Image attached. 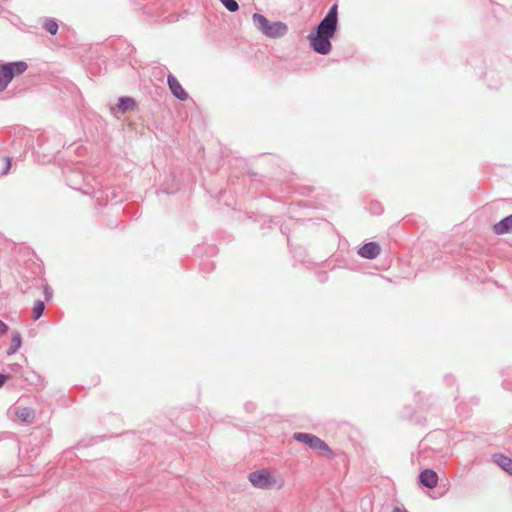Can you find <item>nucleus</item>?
<instances>
[{
	"instance_id": "f257e3e1",
	"label": "nucleus",
	"mask_w": 512,
	"mask_h": 512,
	"mask_svg": "<svg viewBox=\"0 0 512 512\" xmlns=\"http://www.w3.org/2000/svg\"><path fill=\"white\" fill-rule=\"evenodd\" d=\"M337 28L338 6L334 4L315 29L307 36L313 51L321 55L329 54L332 50L331 39L337 32Z\"/></svg>"
},
{
	"instance_id": "f03ea898",
	"label": "nucleus",
	"mask_w": 512,
	"mask_h": 512,
	"mask_svg": "<svg viewBox=\"0 0 512 512\" xmlns=\"http://www.w3.org/2000/svg\"><path fill=\"white\" fill-rule=\"evenodd\" d=\"M252 21L257 30L269 38H280L288 32V27L284 22H270L264 15L254 13Z\"/></svg>"
},
{
	"instance_id": "7ed1b4c3",
	"label": "nucleus",
	"mask_w": 512,
	"mask_h": 512,
	"mask_svg": "<svg viewBox=\"0 0 512 512\" xmlns=\"http://www.w3.org/2000/svg\"><path fill=\"white\" fill-rule=\"evenodd\" d=\"M248 480L258 489L280 490L284 487V479L273 476L267 469H260L249 473Z\"/></svg>"
},
{
	"instance_id": "20e7f679",
	"label": "nucleus",
	"mask_w": 512,
	"mask_h": 512,
	"mask_svg": "<svg viewBox=\"0 0 512 512\" xmlns=\"http://www.w3.org/2000/svg\"><path fill=\"white\" fill-rule=\"evenodd\" d=\"M28 69V64L23 61L0 63V92H3L13 80L22 75Z\"/></svg>"
},
{
	"instance_id": "39448f33",
	"label": "nucleus",
	"mask_w": 512,
	"mask_h": 512,
	"mask_svg": "<svg viewBox=\"0 0 512 512\" xmlns=\"http://www.w3.org/2000/svg\"><path fill=\"white\" fill-rule=\"evenodd\" d=\"M293 439L297 442L306 444L309 448L318 451H327L332 453L329 446L319 437L304 432H296L293 434Z\"/></svg>"
},
{
	"instance_id": "423d86ee",
	"label": "nucleus",
	"mask_w": 512,
	"mask_h": 512,
	"mask_svg": "<svg viewBox=\"0 0 512 512\" xmlns=\"http://www.w3.org/2000/svg\"><path fill=\"white\" fill-rule=\"evenodd\" d=\"M167 83L168 87L173 94V96L181 101H185L188 99V93L183 89L180 82L177 80V78L169 73L167 76Z\"/></svg>"
},
{
	"instance_id": "0eeeda50",
	"label": "nucleus",
	"mask_w": 512,
	"mask_h": 512,
	"mask_svg": "<svg viewBox=\"0 0 512 512\" xmlns=\"http://www.w3.org/2000/svg\"><path fill=\"white\" fill-rule=\"evenodd\" d=\"M380 251V245L377 242L371 241L360 247L358 254L364 259L373 260L380 254Z\"/></svg>"
},
{
	"instance_id": "6e6552de",
	"label": "nucleus",
	"mask_w": 512,
	"mask_h": 512,
	"mask_svg": "<svg viewBox=\"0 0 512 512\" xmlns=\"http://www.w3.org/2000/svg\"><path fill=\"white\" fill-rule=\"evenodd\" d=\"M136 107V101L132 97L122 96L118 99L116 107L112 108V113L116 114L118 112L120 114H125L128 111L136 109Z\"/></svg>"
},
{
	"instance_id": "1a4fd4ad",
	"label": "nucleus",
	"mask_w": 512,
	"mask_h": 512,
	"mask_svg": "<svg viewBox=\"0 0 512 512\" xmlns=\"http://www.w3.org/2000/svg\"><path fill=\"white\" fill-rule=\"evenodd\" d=\"M419 482L421 485L429 489L435 488L438 483V475L432 469H424L419 474Z\"/></svg>"
},
{
	"instance_id": "9d476101",
	"label": "nucleus",
	"mask_w": 512,
	"mask_h": 512,
	"mask_svg": "<svg viewBox=\"0 0 512 512\" xmlns=\"http://www.w3.org/2000/svg\"><path fill=\"white\" fill-rule=\"evenodd\" d=\"M493 231L497 235L512 233V214L494 224Z\"/></svg>"
},
{
	"instance_id": "9b49d317",
	"label": "nucleus",
	"mask_w": 512,
	"mask_h": 512,
	"mask_svg": "<svg viewBox=\"0 0 512 512\" xmlns=\"http://www.w3.org/2000/svg\"><path fill=\"white\" fill-rule=\"evenodd\" d=\"M493 462L497 464L501 469L512 476V459L501 454L495 453L492 456Z\"/></svg>"
},
{
	"instance_id": "f8f14e48",
	"label": "nucleus",
	"mask_w": 512,
	"mask_h": 512,
	"mask_svg": "<svg viewBox=\"0 0 512 512\" xmlns=\"http://www.w3.org/2000/svg\"><path fill=\"white\" fill-rule=\"evenodd\" d=\"M15 414L22 422L25 423H33L35 419L34 410L29 407L17 408Z\"/></svg>"
},
{
	"instance_id": "ddd939ff",
	"label": "nucleus",
	"mask_w": 512,
	"mask_h": 512,
	"mask_svg": "<svg viewBox=\"0 0 512 512\" xmlns=\"http://www.w3.org/2000/svg\"><path fill=\"white\" fill-rule=\"evenodd\" d=\"M22 345V337L18 331H14L11 335L10 347L7 350V355L15 354Z\"/></svg>"
},
{
	"instance_id": "4468645a",
	"label": "nucleus",
	"mask_w": 512,
	"mask_h": 512,
	"mask_svg": "<svg viewBox=\"0 0 512 512\" xmlns=\"http://www.w3.org/2000/svg\"><path fill=\"white\" fill-rule=\"evenodd\" d=\"M43 28L51 35H55L58 31L59 25L54 18H44Z\"/></svg>"
},
{
	"instance_id": "2eb2a0df",
	"label": "nucleus",
	"mask_w": 512,
	"mask_h": 512,
	"mask_svg": "<svg viewBox=\"0 0 512 512\" xmlns=\"http://www.w3.org/2000/svg\"><path fill=\"white\" fill-rule=\"evenodd\" d=\"M45 310V304L42 300H35L32 309L33 320H38Z\"/></svg>"
},
{
	"instance_id": "dca6fc26",
	"label": "nucleus",
	"mask_w": 512,
	"mask_h": 512,
	"mask_svg": "<svg viewBox=\"0 0 512 512\" xmlns=\"http://www.w3.org/2000/svg\"><path fill=\"white\" fill-rule=\"evenodd\" d=\"M223 6L229 11V12H236L239 10V4L236 0H219Z\"/></svg>"
},
{
	"instance_id": "f3484780",
	"label": "nucleus",
	"mask_w": 512,
	"mask_h": 512,
	"mask_svg": "<svg viewBox=\"0 0 512 512\" xmlns=\"http://www.w3.org/2000/svg\"><path fill=\"white\" fill-rule=\"evenodd\" d=\"M369 210L372 214L379 215L383 212V207L379 202H373L370 204Z\"/></svg>"
},
{
	"instance_id": "a211bd4d",
	"label": "nucleus",
	"mask_w": 512,
	"mask_h": 512,
	"mask_svg": "<svg viewBox=\"0 0 512 512\" xmlns=\"http://www.w3.org/2000/svg\"><path fill=\"white\" fill-rule=\"evenodd\" d=\"M26 380L30 381L32 384H35V385L40 384L42 382L41 376L35 372H32L31 378L26 377Z\"/></svg>"
},
{
	"instance_id": "6ab92c4d",
	"label": "nucleus",
	"mask_w": 512,
	"mask_h": 512,
	"mask_svg": "<svg viewBox=\"0 0 512 512\" xmlns=\"http://www.w3.org/2000/svg\"><path fill=\"white\" fill-rule=\"evenodd\" d=\"M3 160H4L5 165H4V168L2 170V174L4 175V174H7L8 171L10 170V168H11V158L8 157V156H5L3 158Z\"/></svg>"
},
{
	"instance_id": "aec40b11",
	"label": "nucleus",
	"mask_w": 512,
	"mask_h": 512,
	"mask_svg": "<svg viewBox=\"0 0 512 512\" xmlns=\"http://www.w3.org/2000/svg\"><path fill=\"white\" fill-rule=\"evenodd\" d=\"M416 396L418 397V401H417L418 408L421 409V410L427 409L428 405L425 402H423V399H422V397L420 395V392H418L416 394Z\"/></svg>"
},
{
	"instance_id": "412c9836",
	"label": "nucleus",
	"mask_w": 512,
	"mask_h": 512,
	"mask_svg": "<svg viewBox=\"0 0 512 512\" xmlns=\"http://www.w3.org/2000/svg\"><path fill=\"white\" fill-rule=\"evenodd\" d=\"M52 295H53L52 290H51L48 286H45V287H44V296H45V299H46L47 301H49V300L52 298Z\"/></svg>"
},
{
	"instance_id": "4be33fe9",
	"label": "nucleus",
	"mask_w": 512,
	"mask_h": 512,
	"mask_svg": "<svg viewBox=\"0 0 512 512\" xmlns=\"http://www.w3.org/2000/svg\"><path fill=\"white\" fill-rule=\"evenodd\" d=\"M8 325L5 324L2 320H0V335H4L8 332Z\"/></svg>"
},
{
	"instance_id": "5701e85b",
	"label": "nucleus",
	"mask_w": 512,
	"mask_h": 512,
	"mask_svg": "<svg viewBox=\"0 0 512 512\" xmlns=\"http://www.w3.org/2000/svg\"><path fill=\"white\" fill-rule=\"evenodd\" d=\"M503 387H504L506 390L512 391V382H511V381H509L508 379H504V380H503Z\"/></svg>"
},
{
	"instance_id": "b1692460",
	"label": "nucleus",
	"mask_w": 512,
	"mask_h": 512,
	"mask_svg": "<svg viewBox=\"0 0 512 512\" xmlns=\"http://www.w3.org/2000/svg\"><path fill=\"white\" fill-rule=\"evenodd\" d=\"M9 376L5 374L0 373V388L5 384V382L8 380Z\"/></svg>"
},
{
	"instance_id": "393cba45",
	"label": "nucleus",
	"mask_w": 512,
	"mask_h": 512,
	"mask_svg": "<svg viewBox=\"0 0 512 512\" xmlns=\"http://www.w3.org/2000/svg\"><path fill=\"white\" fill-rule=\"evenodd\" d=\"M392 512H409L406 509H402L400 507H395Z\"/></svg>"
},
{
	"instance_id": "a878e982",
	"label": "nucleus",
	"mask_w": 512,
	"mask_h": 512,
	"mask_svg": "<svg viewBox=\"0 0 512 512\" xmlns=\"http://www.w3.org/2000/svg\"><path fill=\"white\" fill-rule=\"evenodd\" d=\"M445 381L448 383V384H452L454 379L451 377V376H446L445 377Z\"/></svg>"
},
{
	"instance_id": "bb28decb",
	"label": "nucleus",
	"mask_w": 512,
	"mask_h": 512,
	"mask_svg": "<svg viewBox=\"0 0 512 512\" xmlns=\"http://www.w3.org/2000/svg\"><path fill=\"white\" fill-rule=\"evenodd\" d=\"M18 367H19V365H18V364H14L12 369L14 370V369H16V368H18Z\"/></svg>"
}]
</instances>
